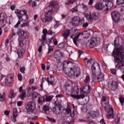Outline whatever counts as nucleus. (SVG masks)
<instances>
[{
  "mask_svg": "<svg viewBox=\"0 0 124 124\" xmlns=\"http://www.w3.org/2000/svg\"><path fill=\"white\" fill-rule=\"evenodd\" d=\"M90 63V64H93L91 67L92 71V78L94 82H97V81H99V82H101L102 81H104V75L102 73L100 74V75L96 74L95 73V69L97 68H99V64L96 62L94 59H91L88 60L87 61L86 65L88 66V64Z\"/></svg>",
  "mask_w": 124,
  "mask_h": 124,
  "instance_id": "obj_2",
  "label": "nucleus"
},
{
  "mask_svg": "<svg viewBox=\"0 0 124 124\" xmlns=\"http://www.w3.org/2000/svg\"><path fill=\"white\" fill-rule=\"evenodd\" d=\"M36 106V105L35 104V103L32 101H30L25 104V107L28 114L31 115V114L34 112Z\"/></svg>",
  "mask_w": 124,
  "mask_h": 124,
  "instance_id": "obj_6",
  "label": "nucleus"
},
{
  "mask_svg": "<svg viewBox=\"0 0 124 124\" xmlns=\"http://www.w3.org/2000/svg\"><path fill=\"white\" fill-rule=\"evenodd\" d=\"M19 25H21V20H18L16 24L14 26V28L17 29L19 27Z\"/></svg>",
  "mask_w": 124,
  "mask_h": 124,
  "instance_id": "obj_50",
  "label": "nucleus"
},
{
  "mask_svg": "<svg viewBox=\"0 0 124 124\" xmlns=\"http://www.w3.org/2000/svg\"><path fill=\"white\" fill-rule=\"evenodd\" d=\"M116 3L118 5H121L124 4V0H117Z\"/></svg>",
  "mask_w": 124,
  "mask_h": 124,
  "instance_id": "obj_42",
  "label": "nucleus"
},
{
  "mask_svg": "<svg viewBox=\"0 0 124 124\" xmlns=\"http://www.w3.org/2000/svg\"><path fill=\"white\" fill-rule=\"evenodd\" d=\"M50 6L46 7L45 10V17L41 18V21L43 23H47V22H50L52 21V13H53V8L54 7L57 8V10H59V4L58 2L56 1H51L50 2Z\"/></svg>",
  "mask_w": 124,
  "mask_h": 124,
  "instance_id": "obj_3",
  "label": "nucleus"
},
{
  "mask_svg": "<svg viewBox=\"0 0 124 124\" xmlns=\"http://www.w3.org/2000/svg\"><path fill=\"white\" fill-rule=\"evenodd\" d=\"M119 87V84L117 81H114L112 80H109L108 83V87L110 91H116L118 87Z\"/></svg>",
  "mask_w": 124,
  "mask_h": 124,
  "instance_id": "obj_13",
  "label": "nucleus"
},
{
  "mask_svg": "<svg viewBox=\"0 0 124 124\" xmlns=\"http://www.w3.org/2000/svg\"><path fill=\"white\" fill-rule=\"evenodd\" d=\"M17 34L18 35V38L20 39H27V38H29V32L22 29L18 30Z\"/></svg>",
  "mask_w": 124,
  "mask_h": 124,
  "instance_id": "obj_12",
  "label": "nucleus"
},
{
  "mask_svg": "<svg viewBox=\"0 0 124 124\" xmlns=\"http://www.w3.org/2000/svg\"><path fill=\"white\" fill-rule=\"evenodd\" d=\"M95 8L98 10H102V9H104L106 11V14H108V10H109V8H111L110 5L105 2L97 3L95 5Z\"/></svg>",
  "mask_w": 124,
  "mask_h": 124,
  "instance_id": "obj_9",
  "label": "nucleus"
},
{
  "mask_svg": "<svg viewBox=\"0 0 124 124\" xmlns=\"http://www.w3.org/2000/svg\"><path fill=\"white\" fill-rule=\"evenodd\" d=\"M63 96L62 94H59L56 95V97H57V98H62V97Z\"/></svg>",
  "mask_w": 124,
  "mask_h": 124,
  "instance_id": "obj_61",
  "label": "nucleus"
},
{
  "mask_svg": "<svg viewBox=\"0 0 124 124\" xmlns=\"http://www.w3.org/2000/svg\"><path fill=\"white\" fill-rule=\"evenodd\" d=\"M13 116H18V110L16 108L13 109Z\"/></svg>",
  "mask_w": 124,
  "mask_h": 124,
  "instance_id": "obj_43",
  "label": "nucleus"
},
{
  "mask_svg": "<svg viewBox=\"0 0 124 124\" xmlns=\"http://www.w3.org/2000/svg\"><path fill=\"white\" fill-rule=\"evenodd\" d=\"M70 34H71V30H66L63 34L64 39H65V40H67V38L70 35Z\"/></svg>",
  "mask_w": 124,
  "mask_h": 124,
  "instance_id": "obj_21",
  "label": "nucleus"
},
{
  "mask_svg": "<svg viewBox=\"0 0 124 124\" xmlns=\"http://www.w3.org/2000/svg\"><path fill=\"white\" fill-rule=\"evenodd\" d=\"M17 76L19 81H22V75L21 74H18Z\"/></svg>",
  "mask_w": 124,
  "mask_h": 124,
  "instance_id": "obj_57",
  "label": "nucleus"
},
{
  "mask_svg": "<svg viewBox=\"0 0 124 124\" xmlns=\"http://www.w3.org/2000/svg\"><path fill=\"white\" fill-rule=\"evenodd\" d=\"M26 97V92L25 91H23L21 94L20 96V98L21 99H24Z\"/></svg>",
  "mask_w": 124,
  "mask_h": 124,
  "instance_id": "obj_39",
  "label": "nucleus"
},
{
  "mask_svg": "<svg viewBox=\"0 0 124 124\" xmlns=\"http://www.w3.org/2000/svg\"><path fill=\"white\" fill-rule=\"evenodd\" d=\"M43 113H45V114H46V115L50 114V109L49 108V107L44 106L43 108Z\"/></svg>",
  "mask_w": 124,
  "mask_h": 124,
  "instance_id": "obj_25",
  "label": "nucleus"
},
{
  "mask_svg": "<svg viewBox=\"0 0 124 124\" xmlns=\"http://www.w3.org/2000/svg\"><path fill=\"white\" fill-rule=\"evenodd\" d=\"M43 33H44V34L42 35V39L41 40V42L42 43V44H44L46 40V37L47 36V33H48V31L47 29H44L43 30Z\"/></svg>",
  "mask_w": 124,
  "mask_h": 124,
  "instance_id": "obj_17",
  "label": "nucleus"
},
{
  "mask_svg": "<svg viewBox=\"0 0 124 124\" xmlns=\"http://www.w3.org/2000/svg\"><path fill=\"white\" fill-rule=\"evenodd\" d=\"M18 41L20 46L21 47H23V46H24V43L23 40L22 39H20L19 38H18Z\"/></svg>",
  "mask_w": 124,
  "mask_h": 124,
  "instance_id": "obj_45",
  "label": "nucleus"
},
{
  "mask_svg": "<svg viewBox=\"0 0 124 124\" xmlns=\"http://www.w3.org/2000/svg\"><path fill=\"white\" fill-rule=\"evenodd\" d=\"M40 94H38L37 92H34L32 93V97L33 98H36V97H39Z\"/></svg>",
  "mask_w": 124,
  "mask_h": 124,
  "instance_id": "obj_37",
  "label": "nucleus"
},
{
  "mask_svg": "<svg viewBox=\"0 0 124 124\" xmlns=\"http://www.w3.org/2000/svg\"><path fill=\"white\" fill-rule=\"evenodd\" d=\"M29 22H25L20 25L21 28H24V27H29Z\"/></svg>",
  "mask_w": 124,
  "mask_h": 124,
  "instance_id": "obj_46",
  "label": "nucleus"
},
{
  "mask_svg": "<svg viewBox=\"0 0 124 124\" xmlns=\"http://www.w3.org/2000/svg\"><path fill=\"white\" fill-rule=\"evenodd\" d=\"M89 109H88V108L87 107H83L82 108V111L84 112V113H88V111Z\"/></svg>",
  "mask_w": 124,
  "mask_h": 124,
  "instance_id": "obj_49",
  "label": "nucleus"
},
{
  "mask_svg": "<svg viewBox=\"0 0 124 124\" xmlns=\"http://www.w3.org/2000/svg\"><path fill=\"white\" fill-rule=\"evenodd\" d=\"M52 40L53 41V43L54 45L57 46L58 45V40L56 38H51Z\"/></svg>",
  "mask_w": 124,
  "mask_h": 124,
  "instance_id": "obj_48",
  "label": "nucleus"
},
{
  "mask_svg": "<svg viewBox=\"0 0 124 124\" xmlns=\"http://www.w3.org/2000/svg\"><path fill=\"white\" fill-rule=\"evenodd\" d=\"M85 17L89 22H92L93 20H98L99 18V13L94 12L90 13L89 15H86Z\"/></svg>",
  "mask_w": 124,
  "mask_h": 124,
  "instance_id": "obj_11",
  "label": "nucleus"
},
{
  "mask_svg": "<svg viewBox=\"0 0 124 124\" xmlns=\"http://www.w3.org/2000/svg\"><path fill=\"white\" fill-rule=\"evenodd\" d=\"M38 103L39 104H40L41 105H42L43 104V102H45V97H42L40 95L39 97H38Z\"/></svg>",
  "mask_w": 124,
  "mask_h": 124,
  "instance_id": "obj_26",
  "label": "nucleus"
},
{
  "mask_svg": "<svg viewBox=\"0 0 124 124\" xmlns=\"http://www.w3.org/2000/svg\"><path fill=\"white\" fill-rule=\"evenodd\" d=\"M53 80H54V78L50 77V78H47L46 81L47 82L48 85H53L54 84Z\"/></svg>",
  "mask_w": 124,
  "mask_h": 124,
  "instance_id": "obj_30",
  "label": "nucleus"
},
{
  "mask_svg": "<svg viewBox=\"0 0 124 124\" xmlns=\"http://www.w3.org/2000/svg\"><path fill=\"white\" fill-rule=\"evenodd\" d=\"M46 43L47 44V45H50L51 43H52V39H48L46 41Z\"/></svg>",
  "mask_w": 124,
  "mask_h": 124,
  "instance_id": "obj_58",
  "label": "nucleus"
},
{
  "mask_svg": "<svg viewBox=\"0 0 124 124\" xmlns=\"http://www.w3.org/2000/svg\"><path fill=\"white\" fill-rule=\"evenodd\" d=\"M90 81L91 78H90V76H86L84 79V83L85 85H89V84H90Z\"/></svg>",
  "mask_w": 124,
  "mask_h": 124,
  "instance_id": "obj_28",
  "label": "nucleus"
},
{
  "mask_svg": "<svg viewBox=\"0 0 124 124\" xmlns=\"http://www.w3.org/2000/svg\"><path fill=\"white\" fill-rule=\"evenodd\" d=\"M115 123L116 124H119V123H120V117H117L116 118Z\"/></svg>",
  "mask_w": 124,
  "mask_h": 124,
  "instance_id": "obj_64",
  "label": "nucleus"
},
{
  "mask_svg": "<svg viewBox=\"0 0 124 124\" xmlns=\"http://www.w3.org/2000/svg\"><path fill=\"white\" fill-rule=\"evenodd\" d=\"M60 55H61V52H60V50H56L54 53V58L56 59L57 61V62L59 63V62H60Z\"/></svg>",
  "mask_w": 124,
  "mask_h": 124,
  "instance_id": "obj_20",
  "label": "nucleus"
},
{
  "mask_svg": "<svg viewBox=\"0 0 124 124\" xmlns=\"http://www.w3.org/2000/svg\"><path fill=\"white\" fill-rule=\"evenodd\" d=\"M84 23V18H80L79 16H75L72 18V24L73 26L77 27Z\"/></svg>",
  "mask_w": 124,
  "mask_h": 124,
  "instance_id": "obj_10",
  "label": "nucleus"
},
{
  "mask_svg": "<svg viewBox=\"0 0 124 124\" xmlns=\"http://www.w3.org/2000/svg\"><path fill=\"white\" fill-rule=\"evenodd\" d=\"M78 33V30L75 29V28H72L71 29V34H72L70 36V38H72L73 40V39H74V38H73V36H74V35L77 34V33Z\"/></svg>",
  "mask_w": 124,
  "mask_h": 124,
  "instance_id": "obj_23",
  "label": "nucleus"
},
{
  "mask_svg": "<svg viewBox=\"0 0 124 124\" xmlns=\"http://www.w3.org/2000/svg\"><path fill=\"white\" fill-rule=\"evenodd\" d=\"M111 16L112 19L114 22L115 23H118V22H120V19L121 18V14H119V12L114 11L111 12Z\"/></svg>",
  "mask_w": 124,
  "mask_h": 124,
  "instance_id": "obj_14",
  "label": "nucleus"
},
{
  "mask_svg": "<svg viewBox=\"0 0 124 124\" xmlns=\"http://www.w3.org/2000/svg\"><path fill=\"white\" fill-rule=\"evenodd\" d=\"M71 96L73 98H76V99H83L85 97V95L81 90L80 93V90L77 86H75L72 90Z\"/></svg>",
  "mask_w": 124,
  "mask_h": 124,
  "instance_id": "obj_4",
  "label": "nucleus"
},
{
  "mask_svg": "<svg viewBox=\"0 0 124 124\" xmlns=\"http://www.w3.org/2000/svg\"><path fill=\"white\" fill-rule=\"evenodd\" d=\"M97 112L96 111H92L87 113L86 115L87 119H90V118H94L97 116Z\"/></svg>",
  "mask_w": 124,
  "mask_h": 124,
  "instance_id": "obj_22",
  "label": "nucleus"
},
{
  "mask_svg": "<svg viewBox=\"0 0 124 124\" xmlns=\"http://www.w3.org/2000/svg\"><path fill=\"white\" fill-rule=\"evenodd\" d=\"M88 26H89V23L88 22L84 23L82 24L83 28H87L88 27Z\"/></svg>",
  "mask_w": 124,
  "mask_h": 124,
  "instance_id": "obj_56",
  "label": "nucleus"
},
{
  "mask_svg": "<svg viewBox=\"0 0 124 124\" xmlns=\"http://www.w3.org/2000/svg\"><path fill=\"white\" fill-rule=\"evenodd\" d=\"M5 19V15L4 14V13H1L0 15V22H1V23H4V19Z\"/></svg>",
  "mask_w": 124,
  "mask_h": 124,
  "instance_id": "obj_31",
  "label": "nucleus"
},
{
  "mask_svg": "<svg viewBox=\"0 0 124 124\" xmlns=\"http://www.w3.org/2000/svg\"><path fill=\"white\" fill-rule=\"evenodd\" d=\"M101 104L105 108V110H108V108L110 107H108V104H109V98L105 96H102L101 98Z\"/></svg>",
  "mask_w": 124,
  "mask_h": 124,
  "instance_id": "obj_15",
  "label": "nucleus"
},
{
  "mask_svg": "<svg viewBox=\"0 0 124 124\" xmlns=\"http://www.w3.org/2000/svg\"><path fill=\"white\" fill-rule=\"evenodd\" d=\"M99 43H100V38L93 37L88 41L86 45L89 46V47L90 48V49H92V48L95 47V46H96L97 44H99Z\"/></svg>",
  "mask_w": 124,
  "mask_h": 124,
  "instance_id": "obj_8",
  "label": "nucleus"
},
{
  "mask_svg": "<svg viewBox=\"0 0 124 124\" xmlns=\"http://www.w3.org/2000/svg\"><path fill=\"white\" fill-rule=\"evenodd\" d=\"M110 71H111V73L114 75L116 74L117 72V70L115 69H111Z\"/></svg>",
  "mask_w": 124,
  "mask_h": 124,
  "instance_id": "obj_54",
  "label": "nucleus"
},
{
  "mask_svg": "<svg viewBox=\"0 0 124 124\" xmlns=\"http://www.w3.org/2000/svg\"><path fill=\"white\" fill-rule=\"evenodd\" d=\"M17 116L16 115H13V116L11 117V120L12 121V122H14V123H15V122H16V121H17Z\"/></svg>",
  "mask_w": 124,
  "mask_h": 124,
  "instance_id": "obj_47",
  "label": "nucleus"
},
{
  "mask_svg": "<svg viewBox=\"0 0 124 124\" xmlns=\"http://www.w3.org/2000/svg\"><path fill=\"white\" fill-rule=\"evenodd\" d=\"M10 113V111L5 110L4 111V114L6 115V116H9Z\"/></svg>",
  "mask_w": 124,
  "mask_h": 124,
  "instance_id": "obj_63",
  "label": "nucleus"
},
{
  "mask_svg": "<svg viewBox=\"0 0 124 124\" xmlns=\"http://www.w3.org/2000/svg\"><path fill=\"white\" fill-rule=\"evenodd\" d=\"M57 69L59 71H61L62 70V71H64V65H62V64L61 65H57Z\"/></svg>",
  "mask_w": 124,
  "mask_h": 124,
  "instance_id": "obj_32",
  "label": "nucleus"
},
{
  "mask_svg": "<svg viewBox=\"0 0 124 124\" xmlns=\"http://www.w3.org/2000/svg\"><path fill=\"white\" fill-rule=\"evenodd\" d=\"M120 103L121 104H124V98L123 97H121L119 99Z\"/></svg>",
  "mask_w": 124,
  "mask_h": 124,
  "instance_id": "obj_59",
  "label": "nucleus"
},
{
  "mask_svg": "<svg viewBox=\"0 0 124 124\" xmlns=\"http://www.w3.org/2000/svg\"><path fill=\"white\" fill-rule=\"evenodd\" d=\"M61 107L59 106H56V107L53 108V112L54 114L56 115L60 114V112H61Z\"/></svg>",
  "mask_w": 124,
  "mask_h": 124,
  "instance_id": "obj_24",
  "label": "nucleus"
},
{
  "mask_svg": "<svg viewBox=\"0 0 124 124\" xmlns=\"http://www.w3.org/2000/svg\"><path fill=\"white\" fill-rule=\"evenodd\" d=\"M65 111L66 112L67 114H70L71 113V109L67 108L65 109Z\"/></svg>",
  "mask_w": 124,
  "mask_h": 124,
  "instance_id": "obj_52",
  "label": "nucleus"
},
{
  "mask_svg": "<svg viewBox=\"0 0 124 124\" xmlns=\"http://www.w3.org/2000/svg\"><path fill=\"white\" fill-rule=\"evenodd\" d=\"M106 110L108 111L107 118L108 120H111L114 118V109L112 107H108V110Z\"/></svg>",
  "mask_w": 124,
  "mask_h": 124,
  "instance_id": "obj_16",
  "label": "nucleus"
},
{
  "mask_svg": "<svg viewBox=\"0 0 124 124\" xmlns=\"http://www.w3.org/2000/svg\"><path fill=\"white\" fill-rule=\"evenodd\" d=\"M45 99L46 101L47 102H49L51 101V100H52V97H51V96H47L46 97Z\"/></svg>",
  "mask_w": 124,
  "mask_h": 124,
  "instance_id": "obj_44",
  "label": "nucleus"
},
{
  "mask_svg": "<svg viewBox=\"0 0 124 124\" xmlns=\"http://www.w3.org/2000/svg\"><path fill=\"white\" fill-rule=\"evenodd\" d=\"M72 91V89L70 85H68V86L66 87V93H70Z\"/></svg>",
  "mask_w": 124,
  "mask_h": 124,
  "instance_id": "obj_40",
  "label": "nucleus"
},
{
  "mask_svg": "<svg viewBox=\"0 0 124 124\" xmlns=\"http://www.w3.org/2000/svg\"><path fill=\"white\" fill-rule=\"evenodd\" d=\"M36 5H37L36 2H35V1L32 2V5H31L32 7H33V8L35 7V6H36Z\"/></svg>",
  "mask_w": 124,
  "mask_h": 124,
  "instance_id": "obj_62",
  "label": "nucleus"
},
{
  "mask_svg": "<svg viewBox=\"0 0 124 124\" xmlns=\"http://www.w3.org/2000/svg\"><path fill=\"white\" fill-rule=\"evenodd\" d=\"M15 13L16 14L19 20H24L25 21L29 20V16H28L26 10L19 11V10H16Z\"/></svg>",
  "mask_w": 124,
  "mask_h": 124,
  "instance_id": "obj_7",
  "label": "nucleus"
},
{
  "mask_svg": "<svg viewBox=\"0 0 124 124\" xmlns=\"http://www.w3.org/2000/svg\"><path fill=\"white\" fill-rule=\"evenodd\" d=\"M52 50H53V46H49L48 54H50V53L52 52Z\"/></svg>",
  "mask_w": 124,
  "mask_h": 124,
  "instance_id": "obj_53",
  "label": "nucleus"
},
{
  "mask_svg": "<svg viewBox=\"0 0 124 124\" xmlns=\"http://www.w3.org/2000/svg\"><path fill=\"white\" fill-rule=\"evenodd\" d=\"M71 11L73 13H75L77 12V11H78V8L77 6H76L75 7L71 9Z\"/></svg>",
  "mask_w": 124,
  "mask_h": 124,
  "instance_id": "obj_41",
  "label": "nucleus"
},
{
  "mask_svg": "<svg viewBox=\"0 0 124 124\" xmlns=\"http://www.w3.org/2000/svg\"><path fill=\"white\" fill-rule=\"evenodd\" d=\"M104 2H108L107 3V4H108L109 5L110 7H113V3L111 2L112 1V0H103Z\"/></svg>",
  "mask_w": 124,
  "mask_h": 124,
  "instance_id": "obj_35",
  "label": "nucleus"
},
{
  "mask_svg": "<svg viewBox=\"0 0 124 124\" xmlns=\"http://www.w3.org/2000/svg\"><path fill=\"white\" fill-rule=\"evenodd\" d=\"M5 100V94L3 93L2 95L1 93H0V101L3 102Z\"/></svg>",
  "mask_w": 124,
  "mask_h": 124,
  "instance_id": "obj_34",
  "label": "nucleus"
},
{
  "mask_svg": "<svg viewBox=\"0 0 124 124\" xmlns=\"http://www.w3.org/2000/svg\"><path fill=\"white\" fill-rule=\"evenodd\" d=\"M25 70H26V67H22L20 68V72L21 73H25Z\"/></svg>",
  "mask_w": 124,
  "mask_h": 124,
  "instance_id": "obj_55",
  "label": "nucleus"
},
{
  "mask_svg": "<svg viewBox=\"0 0 124 124\" xmlns=\"http://www.w3.org/2000/svg\"><path fill=\"white\" fill-rule=\"evenodd\" d=\"M58 47L59 49H63L65 47V44L64 43H61L58 45Z\"/></svg>",
  "mask_w": 124,
  "mask_h": 124,
  "instance_id": "obj_38",
  "label": "nucleus"
},
{
  "mask_svg": "<svg viewBox=\"0 0 124 124\" xmlns=\"http://www.w3.org/2000/svg\"><path fill=\"white\" fill-rule=\"evenodd\" d=\"M13 77H14V74L9 75L6 78L5 83L10 84L12 82H13Z\"/></svg>",
  "mask_w": 124,
  "mask_h": 124,
  "instance_id": "obj_19",
  "label": "nucleus"
},
{
  "mask_svg": "<svg viewBox=\"0 0 124 124\" xmlns=\"http://www.w3.org/2000/svg\"><path fill=\"white\" fill-rule=\"evenodd\" d=\"M17 106H22L23 105V102L21 101L17 102Z\"/></svg>",
  "mask_w": 124,
  "mask_h": 124,
  "instance_id": "obj_60",
  "label": "nucleus"
},
{
  "mask_svg": "<svg viewBox=\"0 0 124 124\" xmlns=\"http://www.w3.org/2000/svg\"><path fill=\"white\" fill-rule=\"evenodd\" d=\"M16 93L14 92V90L12 89L10 92V94L9 95V97L10 98H14L16 96Z\"/></svg>",
  "mask_w": 124,
  "mask_h": 124,
  "instance_id": "obj_27",
  "label": "nucleus"
},
{
  "mask_svg": "<svg viewBox=\"0 0 124 124\" xmlns=\"http://www.w3.org/2000/svg\"><path fill=\"white\" fill-rule=\"evenodd\" d=\"M17 54H18V56L19 58H21V57H22V56H24L25 54V49L23 48L19 50L17 52Z\"/></svg>",
  "mask_w": 124,
  "mask_h": 124,
  "instance_id": "obj_29",
  "label": "nucleus"
},
{
  "mask_svg": "<svg viewBox=\"0 0 124 124\" xmlns=\"http://www.w3.org/2000/svg\"><path fill=\"white\" fill-rule=\"evenodd\" d=\"M76 1V0H68L65 2V5H69V4H73L74 2Z\"/></svg>",
  "mask_w": 124,
  "mask_h": 124,
  "instance_id": "obj_33",
  "label": "nucleus"
},
{
  "mask_svg": "<svg viewBox=\"0 0 124 124\" xmlns=\"http://www.w3.org/2000/svg\"><path fill=\"white\" fill-rule=\"evenodd\" d=\"M70 70H71V75H73V76L79 75L80 74V73H79L78 74H76L75 73V71H74V69L73 68H70Z\"/></svg>",
  "mask_w": 124,
  "mask_h": 124,
  "instance_id": "obj_36",
  "label": "nucleus"
},
{
  "mask_svg": "<svg viewBox=\"0 0 124 124\" xmlns=\"http://www.w3.org/2000/svg\"><path fill=\"white\" fill-rule=\"evenodd\" d=\"M59 26H60L59 22V21H56V24L54 25V29H58Z\"/></svg>",
  "mask_w": 124,
  "mask_h": 124,
  "instance_id": "obj_51",
  "label": "nucleus"
},
{
  "mask_svg": "<svg viewBox=\"0 0 124 124\" xmlns=\"http://www.w3.org/2000/svg\"><path fill=\"white\" fill-rule=\"evenodd\" d=\"M114 49L113 51V57L115 62L117 64L115 66L116 69H120L124 73V46H120V40L117 37L114 41Z\"/></svg>",
  "mask_w": 124,
  "mask_h": 124,
  "instance_id": "obj_1",
  "label": "nucleus"
},
{
  "mask_svg": "<svg viewBox=\"0 0 124 124\" xmlns=\"http://www.w3.org/2000/svg\"><path fill=\"white\" fill-rule=\"evenodd\" d=\"M91 32H92L91 31H86L78 33L74 37V39H73V42L74 44H75L77 46H79V44L80 43V41H81V39L79 40L80 35H84L86 38H89L91 36Z\"/></svg>",
  "mask_w": 124,
  "mask_h": 124,
  "instance_id": "obj_5",
  "label": "nucleus"
},
{
  "mask_svg": "<svg viewBox=\"0 0 124 124\" xmlns=\"http://www.w3.org/2000/svg\"><path fill=\"white\" fill-rule=\"evenodd\" d=\"M91 88L89 84H87L86 85L84 86L82 89H80V91H81L83 93H90L91 92Z\"/></svg>",
  "mask_w": 124,
  "mask_h": 124,
  "instance_id": "obj_18",
  "label": "nucleus"
}]
</instances>
